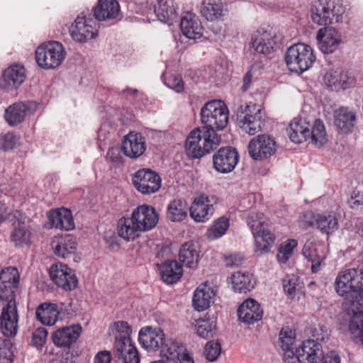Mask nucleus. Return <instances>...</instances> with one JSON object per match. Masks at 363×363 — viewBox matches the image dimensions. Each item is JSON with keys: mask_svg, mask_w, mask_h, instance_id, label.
<instances>
[{"mask_svg": "<svg viewBox=\"0 0 363 363\" xmlns=\"http://www.w3.org/2000/svg\"><path fill=\"white\" fill-rule=\"evenodd\" d=\"M316 215L313 211H306L300 219V225L304 229L315 225Z\"/></svg>", "mask_w": 363, "mask_h": 363, "instance_id": "59", "label": "nucleus"}, {"mask_svg": "<svg viewBox=\"0 0 363 363\" xmlns=\"http://www.w3.org/2000/svg\"><path fill=\"white\" fill-rule=\"evenodd\" d=\"M296 278L286 277L283 279V289L284 292L291 298L296 294Z\"/></svg>", "mask_w": 363, "mask_h": 363, "instance_id": "58", "label": "nucleus"}, {"mask_svg": "<svg viewBox=\"0 0 363 363\" xmlns=\"http://www.w3.org/2000/svg\"><path fill=\"white\" fill-rule=\"evenodd\" d=\"M48 332L45 328H38L33 333L32 345L42 347L46 342Z\"/></svg>", "mask_w": 363, "mask_h": 363, "instance_id": "55", "label": "nucleus"}, {"mask_svg": "<svg viewBox=\"0 0 363 363\" xmlns=\"http://www.w3.org/2000/svg\"><path fill=\"white\" fill-rule=\"evenodd\" d=\"M251 40L255 50L265 56L271 57L278 48L276 36L263 30L254 33Z\"/></svg>", "mask_w": 363, "mask_h": 363, "instance_id": "21", "label": "nucleus"}, {"mask_svg": "<svg viewBox=\"0 0 363 363\" xmlns=\"http://www.w3.org/2000/svg\"><path fill=\"white\" fill-rule=\"evenodd\" d=\"M264 113L256 104L241 105L237 111V123L249 135L261 130L264 125Z\"/></svg>", "mask_w": 363, "mask_h": 363, "instance_id": "11", "label": "nucleus"}, {"mask_svg": "<svg viewBox=\"0 0 363 363\" xmlns=\"http://www.w3.org/2000/svg\"><path fill=\"white\" fill-rule=\"evenodd\" d=\"M25 218L26 217L24 216V213L18 210L14 211L9 215V219L13 223V226L16 225V223L17 225H18L19 224H24Z\"/></svg>", "mask_w": 363, "mask_h": 363, "instance_id": "63", "label": "nucleus"}, {"mask_svg": "<svg viewBox=\"0 0 363 363\" xmlns=\"http://www.w3.org/2000/svg\"><path fill=\"white\" fill-rule=\"evenodd\" d=\"M291 142L300 144L308 139L318 145L322 146L326 143V132L323 123L315 120L313 125L301 118H295L287 129Z\"/></svg>", "mask_w": 363, "mask_h": 363, "instance_id": "3", "label": "nucleus"}, {"mask_svg": "<svg viewBox=\"0 0 363 363\" xmlns=\"http://www.w3.org/2000/svg\"><path fill=\"white\" fill-rule=\"evenodd\" d=\"M315 226L323 233H332L338 228L337 218L333 214H317Z\"/></svg>", "mask_w": 363, "mask_h": 363, "instance_id": "45", "label": "nucleus"}, {"mask_svg": "<svg viewBox=\"0 0 363 363\" xmlns=\"http://www.w3.org/2000/svg\"><path fill=\"white\" fill-rule=\"evenodd\" d=\"M107 157L113 162L120 163L122 162L121 149L118 147H112L108 150Z\"/></svg>", "mask_w": 363, "mask_h": 363, "instance_id": "60", "label": "nucleus"}, {"mask_svg": "<svg viewBox=\"0 0 363 363\" xmlns=\"http://www.w3.org/2000/svg\"><path fill=\"white\" fill-rule=\"evenodd\" d=\"M66 51L61 43L50 41L40 45L35 50V61L44 69L59 67L66 57Z\"/></svg>", "mask_w": 363, "mask_h": 363, "instance_id": "10", "label": "nucleus"}, {"mask_svg": "<svg viewBox=\"0 0 363 363\" xmlns=\"http://www.w3.org/2000/svg\"><path fill=\"white\" fill-rule=\"evenodd\" d=\"M132 182L139 192L147 195L157 192L162 185L159 174L148 168L138 169L134 174Z\"/></svg>", "mask_w": 363, "mask_h": 363, "instance_id": "13", "label": "nucleus"}, {"mask_svg": "<svg viewBox=\"0 0 363 363\" xmlns=\"http://www.w3.org/2000/svg\"><path fill=\"white\" fill-rule=\"evenodd\" d=\"M348 203L352 208H357L363 205V192L358 191L353 193L350 199L348 200Z\"/></svg>", "mask_w": 363, "mask_h": 363, "instance_id": "61", "label": "nucleus"}, {"mask_svg": "<svg viewBox=\"0 0 363 363\" xmlns=\"http://www.w3.org/2000/svg\"><path fill=\"white\" fill-rule=\"evenodd\" d=\"M213 298V294L210 289L206 286L198 287L194 293L192 304L198 311H203L210 306Z\"/></svg>", "mask_w": 363, "mask_h": 363, "instance_id": "42", "label": "nucleus"}, {"mask_svg": "<svg viewBox=\"0 0 363 363\" xmlns=\"http://www.w3.org/2000/svg\"><path fill=\"white\" fill-rule=\"evenodd\" d=\"M136 223V229L146 232L153 229L158 223L159 215L152 206L143 204L135 208L131 213Z\"/></svg>", "mask_w": 363, "mask_h": 363, "instance_id": "19", "label": "nucleus"}, {"mask_svg": "<svg viewBox=\"0 0 363 363\" xmlns=\"http://www.w3.org/2000/svg\"><path fill=\"white\" fill-rule=\"evenodd\" d=\"M239 154L235 148L227 146L220 148L213 156V165L219 173L231 172L239 161Z\"/></svg>", "mask_w": 363, "mask_h": 363, "instance_id": "18", "label": "nucleus"}, {"mask_svg": "<svg viewBox=\"0 0 363 363\" xmlns=\"http://www.w3.org/2000/svg\"><path fill=\"white\" fill-rule=\"evenodd\" d=\"M154 13L157 20L169 26L177 18V13L172 0H158L154 6Z\"/></svg>", "mask_w": 363, "mask_h": 363, "instance_id": "34", "label": "nucleus"}, {"mask_svg": "<svg viewBox=\"0 0 363 363\" xmlns=\"http://www.w3.org/2000/svg\"><path fill=\"white\" fill-rule=\"evenodd\" d=\"M223 6L220 0H204L201 9V15L208 21L218 20L223 16Z\"/></svg>", "mask_w": 363, "mask_h": 363, "instance_id": "41", "label": "nucleus"}, {"mask_svg": "<svg viewBox=\"0 0 363 363\" xmlns=\"http://www.w3.org/2000/svg\"><path fill=\"white\" fill-rule=\"evenodd\" d=\"M323 352L322 345L311 339L306 340L295 349L291 363H320Z\"/></svg>", "mask_w": 363, "mask_h": 363, "instance_id": "15", "label": "nucleus"}, {"mask_svg": "<svg viewBox=\"0 0 363 363\" xmlns=\"http://www.w3.org/2000/svg\"><path fill=\"white\" fill-rule=\"evenodd\" d=\"M48 218L52 228L65 230L74 228V222L70 210L67 208L54 210L50 213Z\"/></svg>", "mask_w": 363, "mask_h": 363, "instance_id": "35", "label": "nucleus"}, {"mask_svg": "<svg viewBox=\"0 0 363 363\" xmlns=\"http://www.w3.org/2000/svg\"><path fill=\"white\" fill-rule=\"evenodd\" d=\"M116 357L121 359L123 363H140V357L136 347L129 337L116 338Z\"/></svg>", "mask_w": 363, "mask_h": 363, "instance_id": "24", "label": "nucleus"}, {"mask_svg": "<svg viewBox=\"0 0 363 363\" xmlns=\"http://www.w3.org/2000/svg\"><path fill=\"white\" fill-rule=\"evenodd\" d=\"M202 125L199 128L208 130L214 136H220L217 131L224 129L228 123V110L220 100L206 102L200 111Z\"/></svg>", "mask_w": 363, "mask_h": 363, "instance_id": "6", "label": "nucleus"}, {"mask_svg": "<svg viewBox=\"0 0 363 363\" xmlns=\"http://www.w3.org/2000/svg\"><path fill=\"white\" fill-rule=\"evenodd\" d=\"M220 142V136H214L208 130L197 127L186 138L185 151L190 158L200 159L217 149Z\"/></svg>", "mask_w": 363, "mask_h": 363, "instance_id": "4", "label": "nucleus"}, {"mask_svg": "<svg viewBox=\"0 0 363 363\" xmlns=\"http://www.w3.org/2000/svg\"><path fill=\"white\" fill-rule=\"evenodd\" d=\"M18 284L19 274L16 267H6L0 272V319L6 333L10 335H16L18 330L16 293Z\"/></svg>", "mask_w": 363, "mask_h": 363, "instance_id": "2", "label": "nucleus"}, {"mask_svg": "<svg viewBox=\"0 0 363 363\" xmlns=\"http://www.w3.org/2000/svg\"><path fill=\"white\" fill-rule=\"evenodd\" d=\"M302 254L308 262H311V272L313 273L318 272L323 258L318 255L317 249L311 242H306L304 244Z\"/></svg>", "mask_w": 363, "mask_h": 363, "instance_id": "46", "label": "nucleus"}, {"mask_svg": "<svg viewBox=\"0 0 363 363\" xmlns=\"http://www.w3.org/2000/svg\"><path fill=\"white\" fill-rule=\"evenodd\" d=\"M248 153L255 160H262L276 152V142L272 136L262 134L252 138L248 144Z\"/></svg>", "mask_w": 363, "mask_h": 363, "instance_id": "14", "label": "nucleus"}, {"mask_svg": "<svg viewBox=\"0 0 363 363\" xmlns=\"http://www.w3.org/2000/svg\"><path fill=\"white\" fill-rule=\"evenodd\" d=\"M320 362L322 363H340V356L334 351H331L323 355Z\"/></svg>", "mask_w": 363, "mask_h": 363, "instance_id": "64", "label": "nucleus"}, {"mask_svg": "<svg viewBox=\"0 0 363 363\" xmlns=\"http://www.w3.org/2000/svg\"><path fill=\"white\" fill-rule=\"evenodd\" d=\"M180 28L183 35L189 39L196 40L202 37L203 27L199 18L191 13H187L181 18Z\"/></svg>", "mask_w": 363, "mask_h": 363, "instance_id": "29", "label": "nucleus"}, {"mask_svg": "<svg viewBox=\"0 0 363 363\" xmlns=\"http://www.w3.org/2000/svg\"><path fill=\"white\" fill-rule=\"evenodd\" d=\"M238 316L240 321L250 325L262 320L263 310L256 300L247 298L239 306Z\"/></svg>", "mask_w": 363, "mask_h": 363, "instance_id": "22", "label": "nucleus"}, {"mask_svg": "<svg viewBox=\"0 0 363 363\" xmlns=\"http://www.w3.org/2000/svg\"><path fill=\"white\" fill-rule=\"evenodd\" d=\"M51 279L63 290L70 291L77 287L78 279L71 268L58 262L51 266L50 269Z\"/></svg>", "mask_w": 363, "mask_h": 363, "instance_id": "16", "label": "nucleus"}, {"mask_svg": "<svg viewBox=\"0 0 363 363\" xmlns=\"http://www.w3.org/2000/svg\"><path fill=\"white\" fill-rule=\"evenodd\" d=\"M298 245V242L295 239H288L282 242L279 248V252L277 255L278 261L281 263L285 264L292 256L293 251Z\"/></svg>", "mask_w": 363, "mask_h": 363, "instance_id": "50", "label": "nucleus"}, {"mask_svg": "<svg viewBox=\"0 0 363 363\" xmlns=\"http://www.w3.org/2000/svg\"><path fill=\"white\" fill-rule=\"evenodd\" d=\"M196 326L197 334L201 337L209 338L216 334V321L213 319H199Z\"/></svg>", "mask_w": 363, "mask_h": 363, "instance_id": "49", "label": "nucleus"}, {"mask_svg": "<svg viewBox=\"0 0 363 363\" xmlns=\"http://www.w3.org/2000/svg\"><path fill=\"white\" fill-rule=\"evenodd\" d=\"M11 240L16 247H23L31 243V233L24 224L15 225L11 233Z\"/></svg>", "mask_w": 363, "mask_h": 363, "instance_id": "43", "label": "nucleus"}, {"mask_svg": "<svg viewBox=\"0 0 363 363\" xmlns=\"http://www.w3.org/2000/svg\"><path fill=\"white\" fill-rule=\"evenodd\" d=\"M165 84L177 93H182L184 90V84L182 77L179 75L171 76Z\"/></svg>", "mask_w": 363, "mask_h": 363, "instance_id": "57", "label": "nucleus"}, {"mask_svg": "<svg viewBox=\"0 0 363 363\" xmlns=\"http://www.w3.org/2000/svg\"><path fill=\"white\" fill-rule=\"evenodd\" d=\"M229 226V219L221 216L214 220L213 225L208 228L206 233V238L211 240L218 239L225 234Z\"/></svg>", "mask_w": 363, "mask_h": 363, "instance_id": "44", "label": "nucleus"}, {"mask_svg": "<svg viewBox=\"0 0 363 363\" xmlns=\"http://www.w3.org/2000/svg\"><path fill=\"white\" fill-rule=\"evenodd\" d=\"M169 352V355L165 356L167 362L164 363H194L182 344L177 343V348Z\"/></svg>", "mask_w": 363, "mask_h": 363, "instance_id": "47", "label": "nucleus"}, {"mask_svg": "<svg viewBox=\"0 0 363 363\" xmlns=\"http://www.w3.org/2000/svg\"><path fill=\"white\" fill-rule=\"evenodd\" d=\"M138 342L143 349L147 352H159L160 355L164 358L169 355V352L177 348V342L166 338L164 331L158 327L145 326L138 333Z\"/></svg>", "mask_w": 363, "mask_h": 363, "instance_id": "5", "label": "nucleus"}, {"mask_svg": "<svg viewBox=\"0 0 363 363\" xmlns=\"http://www.w3.org/2000/svg\"><path fill=\"white\" fill-rule=\"evenodd\" d=\"M82 333L80 324L60 327L52 333V342L57 347L66 350L76 344Z\"/></svg>", "mask_w": 363, "mask_h": 363, "instance_id": "17", "label": "nucleus"}, {"mask_svg": "<svg viewBox=\"0 0 363 363\" xmlns=\"http://www.w3.org/2000/svg\"><path fill=\"white\" fill-rule=\"evenodd\" d=\"M316 38L318 41L320 50L325 53H332L340 44L341 39L339 33L332 27L320 28Z\"/></svg>", "mask_w": 363, "mask_h": 363, "instance_id": "25", "label": "nucleus"}, {"mask_svg": "<svg viewBox=\"0 0 363 363\" xmlns=\"http://www.w3.org/2000/svg\"><path fill=\"white\" fill-rule=\"evenodd\" d=\"M296 337V330L289 326L283 327L279 333V345L284 351V359L285 363H291L294 359L295 352L294 345Z\"/></svg>", "mask_w": 363, "mask_h": 363, "instance_id": "27", "label": "nucleus"}, {"mask_svg": "<svg viewBox=\"0 0 363 363\" xmlns=\"http://www.w3.org/2000/svg\"><path fill=\"white\" fill-rule=\"evenodd\" d=\"M345 7L339 0H317L311 7V16L313 23L320 26H326L335 21L344 13Z\"/></svg>", "mask_w": 363, "mask_h": 363, "instance_id": "9", "label": "nucleus"}, {"mask_svg": "<svg viewBox=\"0 0 363 363\" xmlns=\"http://www.w3.org/2000/svg\"><path fill=\"white\" fill-rule=\"evenodd\" d=\"M23 66L14 65L7 67L0 78V89L9 92L16 90L26 80Z\"/></svg>", "mask_w": 363, "mask_h": 363, "instance_id": "20", "label": "nucleus"}, {"mask_svg": "<svg viewBox=\"0 0 363 363\" xmlns=\"http://www.w3.org/2000/svg\"><path fill=\"white\" fill-rule=\"evenodd\" d=\"M179 259L184 266L189 269H195L199 261V252L193 242H184L179 250Z\"/></svg>", "mask_w": 363, "mask_h": 363, "instance_id": "37", "label": "nucleus"}, {"mask_svg": "<svg viewBox=\"0 0 363 363\" xmlns=\"http://www.w3.org/2000/svg\"><path fill=\"white\" fill-rule=\"evenodd\" d=\"M356 121L355 115L347 108H341L335 116V125L345 133L351 132Z\"/></svg>", "mask_w": 363, "mask_h": 363, "instance_id": "40", "label": "nucleus"}, {"mask_svg": "<svg viewBox=\"0 0 363 363\" xmlns=\"http://www.w3.org/2000/svg\"><path fill=\"white\" fill-rule=\"evenodd\" d=\"M339 80L340 82V89L345 90L353 86L356 82L354 74L352 72H340Z\"/></svg>", "mask_w": 363, "mask_h": 363, "instance_id": "52", "label": "nucleus"}, {"mask_svg": "<svg viewBox=\"0 0 363 363\" xmlns=\"http://www.w3.org/2000/svg\"><path fill=\"white\" fill-rule=\"evenodd\" d=\"M162 281L167 284L177 283L183 275L182 266L177 261L168 259L159 266Z\"/></svg>", "mask_w": 363, "mask_h": 363, "instance_id": "30", "label": "nucleus"}, {"mask_svg": "<svg viewBox=\"0 0 363 363\" xmlns=\"http://www.w3.org/2000/svg\"><path fill=\"white\" fill-rule=\"evenodd\" d=\"M119 11L120 6L116 0H99L93 8V15L99 21L116 18Z\"/></svg>", "mask_w": 363, "mask_h": 363, "instance_id": "28", "label": "nucleus"}, {"mask_svg": "<svg viewBox=\"0 0 363 363\" xmlns=\"http://www.w3.org/2000/svg\"><path fill=\"white\" fill-rule=\"evenodd\" d=\"M116 330V338H124L130 337L132 328L126 321H116L114 323Z\"/></svg>", "mask_w": 363, "mask_h": 363, "instance_id": "53", "label": "nucleus"}, {"mask_svg": "<svg viewBox=\"0 0 363 363\" xmlns=\"http://www.w3.org/2000/svg\"><path fill=\"white\" fill-rule=\"evenodd\" d=\"M15 350V345L10 340L0 338V363H12Z\"/></svg>", "mask_w": 363, "mask_h": 363, "instance_id": "48", "label": "nucleus"}, {"mask_svg": "<svg viewBox=\"0 0 363 363\" xmlns=\"http://www.w3.org/2000/svg\"><path fill=\"white\" fill-rule=\"evenodd\" d=\"M62 306L52 303H43L35 311L36 318L43 325H53L57 320Z\"/></svg>", "mask_w": 363, "mask_h": 363, "instance_id": "31", "label": "nucleus"}, {"mask_svg": "<svg viewBox=\"0 0 363 363\" xmlns=\"http://www.w3.org/2000/svg\"><path fill=\"white\" fill-rule=\"evenodd\" d=\"M261 216L252 213L247 218V225L255 238V252L259 256L269 253L276 240L275 235L267 229Z\"/></svg>", "mask_w": 363, "mask_h": 363, "instance_id": "7", "label": "nucleus"}, {"mask_svg": "<svg viewBox=\"0 0 363 363\" xmlns=\"http://www.w3.org/2000/svg\"><path fill=\"white\" fill-rule=\"evenodd\" d=\"M189 207L186 201L174 199L167 208V218L172 222H181L187 217Z\"/></svg>", "mask_w": 363, "mask_h": 363, "instance_id": "38", "label": "nucleus"}, {"mask_svg": "<svg viewBox=\"0 0 363 363\" xmlns=\"http://www.w3.org/2000/svg\"><path fill=\"white\" fill-rule=\"evenodd\" d=\"M213 210L208 197L204 194L195 198L189 207L190 216L196 222L208 220L213 214Z\"/></svg>", "mask_w": 363, "mask_h": 363, "instance_id": "26", "label": "nucleus"}, {"mask_svg": "<svg viewBox=\"0 0 363 363\" xmlns=\"http://www.w3.org/2000/svg\"><path fill=\"white\" fill-rule=\"evenodd\" d=\"M51 245L55 255L65 259L74 252L77 248L76 238L71 235L55 238Z\"/></svg>", "mask_w": 363, "mask_h": 363, "instance_id": "32", "label": "nucleus"}, {"mask_svg": "<svg viewBox=\"0 0 363 363\" xmlns=\"http://www.w3.org/2000/svg\"><path fill=\"white\" fill-rule=\"evenodd\" d=\"M233 289L235 292L246 294L254 289L256 284L253 275L247 271H238L230 277Z\"/></svg>", "mask_w": 363, "mask_h": 363, "instance_id": "33", "label": "nucleus"}, {"mask_svg": "<svg viewBox=\"0 0 363 363\" xmlns=\"http://www.w3.org/2000/svg\"><path fill=\"white\" fill-rule=\"evenodd\" d=\"M18 142L17 136L13 133H7L1 138V147L7 151L12 150Z\"/></svg>", "mask_w": 363, "mask_h": 363, "instance_id": "56", "label": "nucleus"}, {"mask_svg": "<svg viewBox=\"0 0 363 363\" xmlns=\"http://www.w3.org/2000/svg\"><path fill=\"white\" fill-rule=\"evenodd\" d=\"M72 39L78 43H86L97 35L96 23L91 18V13L82 11L72 23L69 28Z\"/></svg>", "mask_w": 363, "mask_h": 363, "instance_id": "12", "label": "nucleus"}, {"mask_svg": "<svg viewBox=\"0 0 363 363\" xmlns=\"http://www.w3.org/2000/svg\"><path fill=\"white\" fill-rule=\"evenodd\" d=\"M121 150L127 157L136 159L146 150L145 140L140 133H130L124 137Z\"/></svg>", "mask_w": 363, "mask_h": 363, "instance_id": "23", "label": "nucleus"}, {"mask_svg": "<svg viewBox=\"0 0 363 363\" xmlns=\"http://www.w3.org/2000/svg\"><path fill=\"white\" fill-rule=\"evenodd\" d=\"M30 112L28 104L18 102L6 109L4 118L10 125L13 126L22 123Z\"/></svg>", "mask_w": 363, "mask_h": 363, "instance_id": "36", "label": "nucleus"}, {"mask_svg": "<svg viewBox=\"0 0 363 363\" xmlns=\"http://www.w3.org/2000/svg\"><path fill=\"white\" fill-rule=\"evenodd\" d=\"M284 60L291 72L301 74L312 67L315 61V56L311 46L304 43H296L287 49Z\"/></svg>", "mask_w": 363, "mask_h": 363, "instance_id": "8", "label": "nucleus"}, {"mask_svg": "<svg viewBox=\"0 0 363 363\" xmlns=\"http://www.w3.org/2000/svg\"><path fill=\"white\" fill-rule=\"evenodd\" d=\"M221 352V345L218 340L207 342L204 347L203 354L209 362L217 360Z\"/></svg>", "mask_w": 363, "mask_h": 363, "instance_id": "51", "label": "nucleus"}, {"mask_svg": "<svg viewBox=\"0 0 363 363\" xmlns=\"http://www.w3.org/2000/svg\"><path fill=\"white\" fill-rule=\"evenodd\" d=\"M340 72L334 71L326 73L324 76L325 83L328 86L330 87L331 89L335 91L340 90V82L339 80Z\"/></svg>", "mask_w": 363, "mask_h": 363, "instance_id": "54", "label": "nucleus"}, {"mask_svg": "<svg viewBox=\"0 0 363 363\" xmlns=\"http://www.w3.org/2000/svg\"><path fill=\"white\" fill-rule=\"evenodd\" d=\"M111 352L107 350H104L99 352L96 354L94 363H111Z\"/></svg>", "mask_w": 363, "mask_h": 363, "instance_id": "62", "label": "nucleus"}, {"mask_svg": "<svg viewBox=\"0 0 363 363\" xmlns=\"http://www.w3.org/2000/svg\"><path fill=\"white\" fill-rule=\"evenodd\" d=\"M136 223L130 217H122L118 222V235L125 240H134L139 237L140 229H136Z\"/></svg>", "mask_w": 363, "mask_h": 363, "instance_id": "39", "label": "nucleus"}, {"mask_svg": "<svg viewBox=\"0 0 363 363\" xmlns=\"http://www.w3.org/2000/svg\"><path fill=\"white\" fill-rule=\"evenodd\" d=\"M363 272L356 268L340 272L335 287L340 296H345L342 303L345 312L351 318L349 330L356 343L363 345Z\"/></svg>", "mask_w": 363, "mask_h": 363, "instance_id": "1", "label": "nucleus"}]
</instances>
